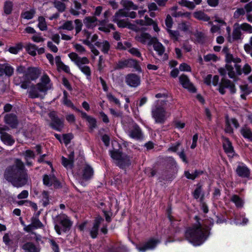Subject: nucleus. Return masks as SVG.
<instances>
[{"label":"nucleus","instance_id":"f257e3e1","mask_svg":"<svg viewBox=\"0 0 252 252\" xmlns=\"http://www.w3.org/2000/svg\"><path fill=\"white\" fill-rule=\"evenodd\" d=\"M3 177L17 188L27 185L30 179L24 162L18 158L15 159L12 164L6 167L3 172Z\"/></svg>","mask_w":252,"mask_h":252},{"label":"nucleus","instance_id":"f03ea898","mask_svg":"<svg viewBox=\"0 0 252 252\" xmlns=\"http://www.w3.org/2000/svg\"><path fill=\"white\" fill-rule=\"evenodd\" d=\"M16 72L20 74H23V79L20 77H15L14 79V83L16 85L21 84V87L23 89L29 88L31 82L36 80L41 74L40 70L37 67L26 68L22 65L17 67Z\"/></svg>","mask_w":252,"mask_h":252},{"label":"nucleus","instance_id":"7ed1b4c3","mask_svg":"<svg viewBox=\"0 0 252 252\" xmlns=\"http://www.w3.org/2000/svg\"><path fill=\"white\" fill-rule=\"evenodd\" d=\"M166 101L158 100L156 105L152 109V116L156 123H164L167 119L170 116V113L168 112L164 107Z\"/></svg>","mask_w":252,"mask_h":252},{"label":"nucleus","instance_id":"20e7f679","mask_svg":"<svg viewBox=\"0 0 252 252\" xmlns=\"http://www.w3.org/2000/svg\"><path fill=\"white\" fill-rule=\"evenodd\" d=\"M68 56L83 73L87 77L91 76V71L90 67L85 65L89 63V60L87 57L81 58L74 52L70 53Z\"/></svg>","mask_w":252,"mask_h":252},{"label":"nucleus","instance_id":"39448f33","mask_svg":"<svg viewBox=\"0 0 252 252\" xmlns=\"http://www.w3.org/2000/svg\"><path fill=\"white\" fill-rule=\"evenodd\" d=\"M195 219L198 224L193 225L192 227L188 228L186 231L187 236H208L210 235L209 228L208 226L202 227L198 222L199 218L195 217Z\"/></svg>","mask_w":252,"mask_h":252},{"label":"nucleus","instance_id":"423d86ee","mask_svg":"<svg viewBox=\"0 0 252 252\" xmlns=\"http://www.w3.org/2000/svg\"><path fill=\"white\" fill-rule=\"evenodd\" d=\"M111 157L115 160L116 164L121 168L128 166L130 164V158L119 151L114 150L110 152Z\"/></svg>","mask_w":252,"mask_h":252},{"label":"nucleus","instance_id":"0eeeda50","mask_svg":"<svg viewBox=\"0 0 252 252\" xmlns=\"http://www.w3.org/2000/svg\"><path fill=\"white\" fill-rule=\"evenodd\" d=\"M126 11L124 9H119L113 16L112 21L117 23L119 28H128L130 29L131 24L128 22L127 19H122L123 17H126Z\"/></svg>","mask_w":252,"mask_h":252},{"label":"nucleus","instance_id":"6e6552de","mask_svg":"<svg viewBox=\"0 0 252 252\" xmlns=\"http://www.w3.org/2000/svg\"><path fill=\"white\" fill-rule=\"evenodd\" d=\"M225 88L229 89L232 94H234L236 93L235 84L229 79L223 77L221 78L219 84V92L221 94H224L226 92L225 90Z\"/></svg>","mask_w":252,"mask_h":252},{"label":"nucleus","instance_id":"1a4fd4ad","mask_svg":"<svg viewBox=\"0 0 252 252\" xmlns=\"http://www.w3.org/2000/svg\"><path fill=\"white\" fill-rule=\"evenodd\" d=\"M49 116L52 121L50 126L53 129L58 131H61L63 127V120L59 119L56 116L55 112L50 113Z\"/></svg>","mask_w":252,"mask_h":252},{"label":"nucleus","instance_id":"9d476101","mask_svg":"<svg viewBox=\"0 0 252 252\" xmlns=\"http://www.w3.org/2000/svg\"><path fill=\"white\" fill-rule=\"evenodd\" d=\"M43 184L48 187L53 185L55 188H60L61 183L54 175H44L43 177Z\"/></svg>","mask_w":252,"mask_h":252},{"label":"nucleus","instance_id":"9b49d317","mask_svg":"<svg viewBox=\"0 0 252 252\" xmlns=\"http://www.w3.org/2000/svg\"><path fill=\"white\" fill-rule=\"evenodd\" d=\"M45 94L44 92L41 90L40 87L38 86L37 84L32 85L28 91L29 97L31 98L38 97L43 98Z\"/></svg>","mask_w":252,"mask_h":252},{"label":"nucleus","instance_id":"f8f14e48","mask_svg":"<svg viewBox=\"0 0 252 252\" xmlns=\"http://www.w3.org/2000/svg\"><path fill=\"white\" fill-rule=\"evenodd\" d=\"M37 85L40 87L42 91L44 92V94H46L47 91L51 88L50 79L47 74H44L41 77L40 82L37 83Z\"/></svg>","mask_w":252,"mask_h":252},{"label":"nucleus","instance_id":"ddd939ff","mask_svg":"<svg viewBox=\"0 0 252 252\" xmlns=\"http://www.w3.org/2000/svg\"><path fill=\"white\" fill-rule=\"evenodd\" d=\"M126 82L130 87H136L140 84V78L136 74L130 73L126 75Z\"/></svg>","mask_w":252,"mask_h":252},{"label":"nucleus","instance_id":"4468645a","mask_svg":"<svg viewBox=\"0 0 252 252\" xmlns=\"http://www.w3.org/2000/svg\"><path fill=\"white\" fill-rule=\"evenodd\" d=\"M180 82L183 87L189 90V91L194 93L196 91V89L192 84L189 81L188 76L185 75H182L179 77Z\"/></svg>","mask_w":252,"mask_h":252},{"label":"nucleus","instance_id":"2eb2a0df","mask_svg":"<svg viewBox=\"0 0 252 252\" xmlns=\"http://www.w3.org/2000/svg\"><path fill=\"white\" fill-rule=\"evenodd\" d=\"M155 38L151 37V35L145 32H142L140 34H137L135 36V39L138 42H140L143 44H148L151 45V43Z\"/></svg>","mask_w":252,"mask_h":252},{"label":"nucleus","instance_id":"dca6fc26","mask_svg":"<svg viewBox=\"0 0 252 252\" xmlns=\"http://www.w3.org/2000/svg\"><path fill=\"white\" fill-rule=\"evenodd\" d=\"M0 135L1 141L5 144L11 146L14 143L15 140L12 136L6 132H4L3 129L0 128Z\"/></svg>","mask_w":252,"mask_h":252},{"label":"nucleus","instance_id":"f3484780","mask_svg":"<svg viewBox=\"0 0 252 252\" xmlns=\"http://www.w3.org/2000/svg\"><path fill=\"white\" fill-rule=\"evenodd\" d=\"M4 122L12 128H15L18 125V120L16 115L10 113L6 114L4 118Z\"/></svg>","mask_w":252,"mask_h":252},{"label":"nucleus","instance_id":"a211bd4d","mask_svg":"<svg viewBox=\"0 0 252 252\" xmlns=\"http://www.w3.org/2000/svg\"><path fill=\"white\" fill-rule=\"evenodd\" d=\"M58 220L63 227L62 229L63 231L65 232L70 229L72 225V222L65 215H61L58 217Z\"/></svg>","mask_w":252,"mask_h":252},{"label":"nucleus","instance_id":"6ab92c4d","mask_svg":"<svg viewBox=\"0 0 252 252\" xmlns=\"http://www.w3.org/2000/svg\"><path fill=\"white\" fill-rule=\"evenodd\" d=\"M129 135L132 138L139 139L142 137V131L137 125H133L129 128Z\"/></svg>","mask_w":252,"mask_h":252},{"label":"nucleus","instance_id":"aec40b11","mask_svg":"<svg viewBox=\"0 0 252 252\" xmlns=\"http://www.w3.org/2000/svg\"><path fill=\"white\" fill-rule=\"evenodd\" d=\"M236 172L242 178H249L250 175V170L245 165H238L236 169Z\"/></svg>","mask_w":252,"mask_h":252},{"label":"nucleus","instance_id":"412c9836","mask_svg":"<svg viewBox=\"0 0 252 252\" xmlns=\"http://www.w3.org/2000/svg\"><path fill=\"white\" fill-rule=\"evenodd\" d=\"M103 220V218L100 216H98L95 218L93 224V226L90 230V234L91 236H97L98 234L99 226Z\"/></svg>","mask_w":252,"mask_h":252},{"label":"nucleus","instance_id":"4be33fe9","mask_svg":"<svg viewBox=\"0 0 252 252\" xmlns=\"http://www.w3.org/2000/svg\"><path fill=\"white\" fill-rule=\"evenodd\" d=\"M201 2V0H181L179 3L182 6L192 9L196 4H200Z\"/></svg>","mask_w":252,"mask_h":252},{"label":"nucleus","instance_id":"5701e85b","mask_svg":"<svg viewBox=\"0 0 252 252\" xmlns=\"http://www.w3.org/2000/svg\"><path fill=\"white\" fill-rule=\"evenodd\" d=\"M151 45H153L154 50L158 53L159 56H162L164 54L165 48L161 43L158 41L157 38H154Z\"/></svg>","mask_w":252,"mask_h":252},{"label":"nucleus","instance_id":"b1692460","mask_svg":"<svg viewBox=\"0 0 252 252\" xmlns=\"http://www.w3.org/2000/svg\"><path fill=\"white\" fill-rule=\"evenodd\" d=\"M223 147L225 152L230 157H232L234 155V150L232 146L231 143L226 138L224 140L223 142Z\"/></svg>","mask_w":252,"mask_h":252},{"label":"nucleus","instance_id":"393cba45","mask_svg":"<svg viewBox=\"0 0 252 252\" xmlns=\"http://www.w3.org/2000/svg\"><path fill=\"white\" fill-rule=\"evenodd\" d=\"M68 0H55L53 4L55 8L60 12H63L66 9V2H68Z\"/></svg>","mask_w":252,"mask_h":252},{"label":"nucleus","instance_id":"a878e982","mask_svg":"<svg viewBox=\"0 0 252 252\" xmlns=\"http://www.w3.org/2000/svg\"><path fill=\"white\" fill-rule=\"evenodd\" d=\"M97 20L95 16L86 17L84 19V23L88 28H93L96 26Z\"/></svg>","mask_w":252,"mask_h":252},{"label":"nucleus","instance_id":"bb28decb","mask_svg":"<svg viewBox=\"0 0 252 252\" xmlns=\"http://www.w3.org/2000/svg\"><path fill=\"white\" fill-rule=\"evenodd\" d=\"M22 248L27 252H39L40 250L39 247L34 245L31 242H28L24 244Z\"/></svg>","mask_w":252,"mask_h":252},{"label":"nucleus","instance_id":"cd10ccee","mask_svg":"<svg viewBox=\"0 0 252 252\" xmlns=\"http://www.w3.org/2000/svg\"><path fill=\"white\" fill-rule=\"evenodd\" d=\"M158 241L151 239L150 241L146 243L143 246L139 247L137 248L139 251L144 252L147 250L154 248L157 244Z\"/></svg>","mask_w":252,"mask_h":252},{"label":"nucleus","instance_id":"c85d7f7f","mask_svg":"<svg viewBox=\"0 0 252 252\" xmlns=\"http://www.w3.org/2000/svg\"><path fill=\"white\" fill-rule=\"evenodd\" d=\"M243 136L250 141H252V131L251 129L247 126H243L240 130Z\"/></svg>","mask_w":252,"mask_h":252},{"label":"nucleus","instance_id":"c756f323","mask_svg":"<svg viewBox=\"0 0 252 252\" xmlns=\"http://www.w3.org/2000/svg\"><path fill=\"white\" fill-rule=\"evenodd\" d=\"M13 8V3L12 1L7 0L4 1L3 3V12L6 15L11 14Z\"/></svg>","mask_w":252,"mask_h":252},{"label":"nucleus","instance_id":"7c9ffc66","mask_svg":"<svg viewBox=\"0 0 252 252\" xmlns=\"http://www.w3.org/2000/svg\"><path fill=\"white\" fill-rule=\"evenodd\" d=\"M95 45L98 48H100L102 52H103L104 54H107L108 51L110 49V44L109 43L105 40L102 42H96L95 43Z\"/></svg>","mask_w":252,"mask_h":252},{"label":"nucleus","instance_id":"2f4dec72","mask_svg":"<svg viewBox=\"0 0 252 252\" xmlns=\"http://www.w3.org/2000/svg\"><path fill=\"white\" fill-rule=\"evenodd\" d=\"M127 67H133L136 71L139 72L142 71L141 68L136 60L132 59H127Z\"/></svg>","mask_w":252,"mask_h":252},{"label":"nucleus","instance_id":"473e14b6","mask_svg":"<svg viewBox=\"0 0 252 252\" xmlns=\"http://www.w3.org/2000/svg\"><path fill=\"white\" fill-rule=\"evenodd\" d=\"M94 171L93 168L89 165H86L83 169V177L85 179H89L93 175Z\"/></svg>","mask_w":252,"mask_h":252},{"label":"nucleus","instance_id":"72a5a7b5","mask_svg":"<svg viewBox=\"0 0 252 252\" xmlns=\"http://www.w3.org/2000/svg\"><path fill=\"white\" fill-rule=\"evenodd\" d=\"M122 4L125 8L129 9H132L136 10L138 9V6L134 4L133 2L129 0H122L121 1Z\"/></svg>","mask_w":252,"mask_h":252},{"label":"nucleus","instance_id":"f704fd0d","mask_svg":"<svg viewBox=\"0 0 252 252\" xmlns=\"http://www.w3.org/2000/svg\"><path fill=\"white\" fill-rule=\"evenodd\" d=\"M230 200L233 202L238 208H242L244 205L243 200L237 195H233L231 196Z\"/></svg>","mask_w":252,"mask_h":252},{"label":"nucleus","instance_id":"c9c22d12","mask_svg":"<svg viewBox=\"0 0 252 252\" xmlns=\"http://www.w3.org/2000/svg\"><path fill=\"white\" fill-rule=\"evenodd\" d=\"M187 240L194 246H198L202 244L205 240L203 237H186Z\"/></svg>","mask_w":252,"mask_h":252},{"label":"nucleus","instance_id":"e433bc0d","mask_svg":"<svg viewBox=\"0 0 252 252\" xmlns=\"http://www.w3.org/2000/svg\"><path fill=\"white\" fill-rule=\"evenodd\" d=\"M193 16L195 18L204 21H208L210 20V17L202 11L195 12Z\"/></svg>","mask_w":252,"mask_h":252},{"label":"nucleus","instance_id":"4c0bfd02","mask_svg":"<svg viewBox=\"0 0 252 252\" xmlns=\"http://www.w3.org/2000/svg\"><path fill=\"white\" fill-rule=\"evenodd\" d=\"M25 48L28 53L32 56H34L36 55V51L37 50V47L35 45L32 43H28Z\"/></svg>","mask_w":252,"mask_h":252},{"label":"nucleus","instance_id":"58836bf2","mask_svg":"<svg viewBox=\"0 0 252 252\" xmlns=\"http://www.w3.org/2000/svg\"><path fill=\"white\" fill-rule=\"evenodd\" d=\"M35 13V10L34 9H31L30 11L22 12L21 17L24 19L30 20L32 19Z\"/></svg>","mask_w":252,"mask_h":252},{"label":"nucleus","instance_id":"ea45409f","mask_svg":"<svg viewBox=\"0 0 252 252\" xmlns=\"http://www.w3.org/2000/svg\"><path fill=\"white\" fill-rule=\"evenodd\" d=\"M241 28L240 26L238 25H234V28L232 33L233 38L234 39L236 40L240 38L241 35Z\"/></svg>","mask_w":252,"mask_h":252},{"label":"nucleus","instance_id":"a19ab883","mask_svg":"<svg viewBox=\"0 0 252 252\" xmlns=\"http://www.w3.org/2000/svg\"><path fill=\"white\" fill-rule=\"evenodd\" d=\"M38 27L41 31H46L47 29V26L45 18L42 16H40L38 19Z\"/></svg>","mask_w":252,"mask_h":252},{"label":"nucleus","instance_id":"79ce46f5","mask_svg":"<svg viewBox=\"0 0 252 252\" xmlns=\"http://www.w3.org/2000/svg\"><path fill=\"white\" fill-rule=\"evenodd\" d=\"M73 28L74 26L72 21H67L59 27V29L66 30L68 31H72Z\"/></svg>","mask_w":252,"mask_h":252},{"label":"nucleus","instance_id":"37998d69","mask_svg":"<svg viewBox=\"0 0 252 252\" xmlns=\"http://www.w3.org/2000/svg\"><path fill=\"white\" fill-rule=\"evenodd\" d=\"M14 72L13 68L8 64H4V74L6 76H11Z\"/></svg>","mask_w":252,"mask_h":252},{"label":"nucleus","instance_id":"c03bdc74","mask_svg":"<svg viewBox=\"0 0 252 252\" xmlns=\"http://www.w3.org/2000/svg\"><path fill=\"white\" fill-rule=\"evenodd\" d=\"M42 197L43 204L44 206H47L49 203V195L47 191L44 190L42 193Z\"/></svg>","mask_w":252,"mask_h":252},{"label":"nucleus","instance_id":"a18cd8bd","mask_svg":"<svg viewBox=\"0 0 252 252\" xmlns=\"http://www.w3.org/2000/svg\"><path fill=\"white\" fill-rule=\"evenodd\" d=\"M62 164L66 168H72L73 164L71 161L67 158H65L63 157L62 158Z\"/></svg>","mask_w":252,"mask_h":252},{"label":"nucleus","instance_id":"49530a36","mask_svg":"<svg viewBox=\"0 0 252 252\" xmlns=\"http://www.w3.org/2000/svg\"><path fill=\"white\" fill-rule=\"evenodd\" d=\"M31 224L34 228H40L43 226L42 223L36 218H32Z\"/></svg>","mask_w":252,"mask_h":252},{"label":"nucleus","instance_id":"de8ad7c7","mask_svg":"<svg viewBox=\"0 0 252 252\" xmlns=\"http://www.w3.org/2000/svg\"><path fill=\"white\" fill-rule=\"evenodd\" d=\"M230 124L231 123L230 122L228 117H226L225 131L227 133H232L233 132V130L231 127Z\"/></svg>","mask_w":252,"mask_h":252},{"label":"nucleus","instance_id":"09e8293b","mask_svg":"<svg viewBox=\"0 0 252 252\" xmlns=\"http://www.w3.org/2000/svg\"><path fill=\"white\" fill-rule=\"evenodd\" d=\"M74 23L75 24V29L76 35L81 31L83 24L82 21L79 19H76L74 21Z\"/></svg>","mask_w":252,"mask_h":252},{"label":"nucleus","instance_id":"8fccbe9b","mask_svg":"<svg viewBox=\"0 0 252 252\" xmlns=\"http://www.w3.org/2000/svg\"><path fill=\"white\" fill-rule=\"evenodd\" d=\"M127 60L119 61L116 66V67H115L116 69H123V68H124L126 67H127Z\"/></svg>","mask_w":252,"mask_h":252},{"label":"nucleus","instance_id":"3c124183","mask_svg":"<svg viewBox=\"0 0 252 252\" xmlns=\"http://www.w3.org/2000/svg\"><path fill=\"white\" fill-rule=\"evenodd\" d=\"M89 124L90 127L93 129L96 127V119L92 117H88L87 120Z\"/></svg>","mask_w":252,"mask_h":252},{"label":"nucleus","instance_id":"603ef678","mask_svg":"<svg viewBox=\"0 0 252 252\" xmlns=\"http://www.w3.org/2000/svg\"><path fill=\"white\" fill-rule=\"evenodd\" d=\"M202 193V188L201 186L199 185H197V187L193 192V195L195 199H198Z\"/></svg>","mask_w":252,"mask_h":252},{"label":"nucleus","instance_id":"864d4df0","mask_svg":"<svg viewBox=\"0 0 252 252\" xmlns=\"http://www.w3.org/2000/svg\"><path fill=\"white\" fill-rule=\"evenodd\" d=\"M128 51L133 56L141 58V54L139 50L137 48L132 47L128 49Z\"/></svg>","mask_w":252,"mask_h":252},{"label":"nucleus","instance_id":"5fc2aeb1","mask_svg":"<svg viewBox=\"0 0 252 252\" xmlns=\"http://www.w3.org/2000/svg\"><path fill=\"white\" fill-rule=\"evenodd\" d=\"M72 138L73 135L71 133L63 135V140L65 145H68L70 142V141Z\"/></svg>","mask_w":252,"mask_h":252},{"label":"nucleus","instance_id":"6e6d98bb","mask_svg":"<svg viewBox=\"0 0 252 252\" xmlns=\"http://www.w3.org/2000/svg\"><path fill=\"white\" fill-rule=\"evenodd\" d=\"M107 97L109 100V101L114 102L116 104L118 105L119 107L120 106L121 103L119 99L116 98L111 94L109 93L107 94Z\"/></svg>","mask_w":252,"mask_h":252},{"label":"nucleus","instance_id":"4d7b16f0","mask_svg":"<svg viewBox=\"0 0 252 252\" xmlns=\"http://www.w3.org/2000/svg\"><path fill=\"white\" fill-rule=\"evenodd\" d=\"M170 36L172 38H174L175 40H177L179 36V32L177 31H172L171 30H167Z\"/></svg>","mask_w":252,"mask_h":252},{"label":"nucleus","instance_id":"13d9d810","mask_svg":"<svg viewBox=\"0 0 252 252\" xmlns=\"http://www.w3.org/2000/svg\"><path fill=\"white\" fill-rule=\"evenodd\" d=\"M22 48V44H19L15 47H11L9 48V51L11 53L16 54Z\"/></svg>","mask_w":252,"mask_h":252},{"label":"nucleus","instance_id":"bf43d9fd","mask_svg":"<svg viewBox=\"0 0 252 252\" xmlns=\"http://www.w3.org/2000/svg\"><path fill=\"white\" fill-rule=\"evenodd\" d=\"M204 59L206 62L216 61L218 60V57L214 54H208L205 56Z\"/></svg>","mask_w":252,"mask_h":252},{"label":"nucleus","instance_id":"052dcab7","mask_svg":"<svg viewBox=\"0 0 252 252\" xmlns=\"http://www.w3.org/2000/svg\"><path fill=\"white\" fill-rule=\"evenodd\" d=\"M240 27L242 30L252 33V27L250 24L244 23L240 26Z\"/></svg>","mask_w":252,"mask_h":252},{"label":"nucleus","instance_id":"680f3d73","mask_svg":"<svg viewBox=\"0 0 252 252\" xmlns=\"http://www.w3.org/2000/svg\"><path fill=\"white\" fill-rule=\"evenodd\" d=\"M24 156L25 157V159L27 160L28 158H34L35 155L32 151L28 150L25 151L24 153Z\"/></svg>","mask_w":252,"mask_h":252},{"label":"nucleus","instance_id":"e2e57ef3","mask_svg":"<svg viewBox=\"0 0 252 252\" xmlns=\"http://www.w3.org/2000/svg\"><path fill=\"white\" fill-rule=\"evenodd\" d=\"M179 69L181 71H190L191 68L186 63H181L180 65Z\"/></svg>","mask_w":252,"mask_h":252},{"label":"nucleus","instance_id":"0e129e2a","mask_svg":"<svg viewBox=\"0 0 252 252\" xmlns=\"http://www.w3.org/2000/svg\"><path fill=\"white\" fill-rule=\"evenodd\" d=\"M245 14V9L241 8H238L234 12V17L235 18H238L240 15H243Z\"/></svg>","mask_w":252,"mask_h":252},{"label":"nucleus","instance_id":"69168bd1","mask_svg":"<svg viewBox=\"0 0 252 252\" xmlns=\"http://www.w3.org/2000/svg\"><path fill=\"white\" fill-rule=\"evenodd\" d=\"M57 67L58 70H63L66 73L69 72V67L65 65L63 63H61L60 65H59L57 66Z\"/></svg>","mask_w":252,"mask_h":252},{"label":"nucleus","instance_id":"338daca9","mask_svg":"<svg viewBox=\"0 0 252 252\" xmlns=\"http://www.w3.org/2000/svg\"><path fill=\"white\" fill-rule=\"evenodd\" d=\"M74 47L76 50L80 54H83L86 52L85 48L80 44H76Z\"/></svg>","mask_w":252,"mask_h":252},{"label":"nucleus","instance_id":"774afa93","mask_svg":"<svg viewBox=\"0 0 252 252\" xmlns=\"http://www.w3.org/2000/svg\"><path fill=\"white\" fill-rule=\"evenodd\" d=\"M244 49L246 52H250L252 49V36L250 38L249 43L244 45Z\"/></svg>","mask_w":252,"mask_h":252}]
</instances>
